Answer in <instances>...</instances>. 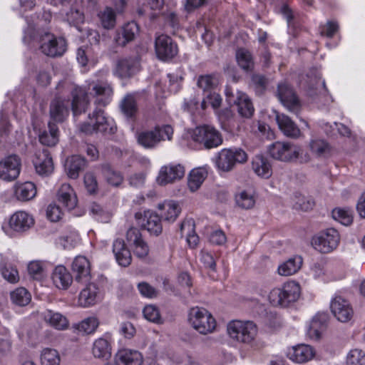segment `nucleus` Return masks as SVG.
Listing matches in <instances>:
<instances>
[{"instance_id":"f257e3e1","label":"nucleus","mask_w":365,"mask_h":365,"mask_svg":"<svg viewBox=\"0 0 365 365\" xmlns=\"http://www.w3.org/2000/svg\"><path fill=\"white\" fill-rule=\"evenodd\" d=\"M227 333L231 338L248 344L254 349H258L263 346L257 339V328L252 322L232 321L227 325Z\"/></svg>"},{"instance_id":"f03ea898","label":"nucleus","mask_w":365,"mask_h":365,"mask_svg":"<svg viewBox=\"0 0 365 365\" xmlns=\"http://www.w3.org/2000/svg\"><path fill=\"white\" fill-rule=\"evenodd\" d=\"M267 151L271 158L282 162L302 163L309 160L307 154L302 156L303 150L299 145L290 142L276 141L268 146Z\"/></svg>"},{"instance_id":"7ed1b4c3","label":"nucleus","mask_w":365,"mask_h":365,"mask_svg":"<svg viewBox=\"0 0 365 365\" xmlns=\"http://www.w3.org/2000/svg\"><path fill=\"white\" fill-rule=\"evenodd\" d=\"M300 295V287L295 282H289L282 287L273 289L269 294V299L274 305L288 307L290 304L295 302Z\"/></svg>"},{"instance_id":"20e7f679","label":"nucleus","mask_w":365,"mask_h":365,"mask_svg":"<svg viewBox=\"0 0 365 365\" xmlns=\"http://www.w3.org/2000/svg\"><path fill=\"white\" fill-rule=\"evenodd\" d=\"M173 129L170 125L155 126L153 130L138 134V143L145 148H154L159 143L173 138Z\"/></svg>"},{"instance_id":"39448f33","label":"nucleus","mask_w":365,"mask_h":365,"mask_svg":"<svg viewBox=\"0 0 365 365\" xmlns=\"http://www.w3.org/2000/svg\"><path fill=\"white\" fill-rule=\"evenodd\" d=\"M247 158V154L242 148H224L218 153L215 164L219 170L230 172L237 163H244Z\"/></svg>"},{"instance_id":"423d86ee","label":"nucleus","mask_w":365,"mask_h":365,"mask_svg":"<svg viewBox=\"0 0 365 365\" xmlns=\"http://www.w3.org/2000/svg\"><path fill=\"white\" fill-rule=\"evenodd\" d=\"M189 322L192 327L202 334L211 333L216 327L215 318L204 308L191 309L189 313Z\"/></svg>"},{"instance_id":"0eeeda50","label":"nucleus","mask_w":365,"mask_h":365,"mask_svg":"<svg viewBox=\"0 0 365 365\" xmlns=\"http://www.w3.org/2000/svg\"><path fill=\"white\" fill-rule=\"evenodd\" d=\"M88 94L94 98L96 106L106 107L112 100L113 88L107 81H93L88 84Z\"/></svg>"},{"instance_id":"6e6552de","label":"nucleus","mask_w":365,"mask_h":365,"mask_svg":"<svg viewBox=\"0 0 365 365\" xmlns=\"http://www.w3.org/2000/svg\"><path fill=\"white\" fill-rule=\"evenodd\" d=\"M192 138L195 142L202 145L207 149H211L220 145L222 138L220 133L214 127L203 125L195 128Z\"/></svg>"},{"instance_id":"1a4fd4ad","label":"nucleus","mask_w":365,"mask_h":365,"mask_svg":"<svg viewBox=\"0 0 365 365\" xmlns=\"http://www.w3.org/2000/svg\"><path fill=\"white\" fill-rule=\"evenodd\" d=\"M40 50L50 57L62 56L66 50V42L63 38H56L49 32H45L39 37Z\"/></svg>"},{"instance_id":"9d476101","label":"nucleus","mask_w":365,"mask_h":365,"mask_svg":"<svg viewBox=\"0 0 365 365\" xmlns=\"http://www.w3.org/2000/svg\"><path fill=\"white\" fill-rule=\"evenodd\" d=\"M340 242V236L336 230L329 228L321 232L312 239L314 247L322 253H329L335 250Z\"/></svg>"},{"instance_id":"9b49d317","label":"nucleus","mask_w":365,"mask_h":365,"mask_svg":"<svg viewBox=\"0 0 365 365\" xmlns=\"http://www.w3.org/2000/svg\"><path fill=\"white\" fill-rule=\"evenodd\" d=\"M155 51L158 59L168 61L177 56L178 46L170 36L158 34L155 38Z\"/></svg>"},{"instance_id":"f8f14e48","label":"nucleus","mask_w":365,"mask_h":365,"mask_svg":"<svg viewBox=\"0 0 365 365\" xmlns=\"http://www.w3.org/2000/svg\"><path fill=\"white\" fill-rule=\"evenodd\" d=\"M103 108L104 107L96 106L93 112L88 115L90 119H95V123L93 125L90 124L83 125L81 128L83 132L92 133L93 131H96L108 134L115 133V128L110 126L108 120L104 115Z\"/></svg>"},{"instance_id":"ddd939ff","label":"nucleus","mask_w":365,"mask_h":365,"mask_svg":"<svg viewBox=\"0 0 365 365\" xmlns=\"http://www.w3.org/2000/svg\"><path fill=\"white\" fill-rule=\"evenodd\" d=\"M277 97L281 103L290 112L297 115L301 109L300 101L292 87L287 83H281L277 86Z\"/></svg>"},{"instance_id":"4468645a","label":"nucleus","mask_w":365,"mask_h":365,"mask_svg":"<svg viewBox=\"0 0 365 365\" xmlns=\"http://www.w3.org/2000/svg\"><path fill=\"white\" fill-rule=\"evenodd\" d=\"M185 173V167L181 164L166 165L160 169L157 182L162 186L173 184L182 179Z\"/></svg>"},{"instance_id":"2eb2a0df","label":"nucleus","mask_w":365,"mask_h":365,"mask_svg":"<svg viewBox=\"0 0 365 365\" xmlns=\"http://www.w3.org/2000/svg\"><path fill=\"white\" fill-rule=\"evenodd\" d=\"M135 217L138 224L146 229L150 235L158 236L162 233L163 226L160 217L153 211L146 210L143 214L137 212Z\"/></svg>"},{"instance_id":"dca6fc26","label":"nucleus","mask_w":365,"mask_h":365,"mask_svg":"<svg viewBox=\"0 0 365 365\" xmlns=\"http://www.w3.org/2000/svg\"><path fill=\"white\" fill-rule=\"evenodd\" d=\"M330 309L335 318L341 322H349L354 317V309L350 302L341 296H335L331 299Z\"/></svg>"},{"instance_id":"f3484780","label":"nucleus","mask_w":365,"mask_h":365,"mask_svg":"<svg viewBox=\"0 0 365 365\" xmlns=\"http://www.w3.org/2000/svg\"><path fill=\"white\" fill-rule=\"evenodd\" d=\"M21 159L16 155H9L0 161V179L12 181L19 175Z\"/></svg>"},{"instance_id":"a211bd4d","label":"nucleus","mask_w":365,"mask_h":365,"mask_svg":"<svg viewBox=\"0 0 365 365\" xmlns=\"http://www.w3.org/2000/svg\"><path fill=\"white\" fill-rule=\"evenodd\" d=\"M33 163L36 173L42 177L50 175L54 169L53 159L47 149L37 150Z\"/></svg>"},{"instance_id":"6ab92c4d","label":"nucleus","mask_w":365,"mask_h":365,"mask_svg":"<svg viewBox=\"0 0 365 365\" xmlns=\"http://www.w3.org/2000/svg\"><path fill=\"white\" fill-rule=\"evenodd\" d=\"M118 109L127 120L135 121L139 111L137 93L125 94L118 103Z\"/></svg>"},{"instance_id":"aec40b11","label":"nucleus","mask_w":365,"mask_h":365,"mask_svg":"<svg viewBox=\"0 0 365 365\" xmlns=\"http://www.w3.org/2000/svg\"><path fill=\"white\" fill-rule=\"evenodd\" d=\"M126 240L133 246V253L138 258L143 259L148 255L149 247L138 228L130 227L126 232Z\"/></svg>"},{"instance_id":"412c9836","label":"nucleus","mask_w":365,"mask_h":365,"mask_svg":"<svg viewBox=\"0 0 365 365\" xmlns=\"http://www.w3.org/2000/svg\"><path fill=\"white\" fill-rule=\"evenodd\" d=\"M139 56L124 58L119 60L116 65V73L121 78H129L140 69Z\"/></svg>"},{"instance_id":"4be33fe9","label":"nucleus","mask_w":365,"mask_h":365,"mask_svg":"<svg viewBox=\"0 0 365 365\" xmlns=\"http://www.w3.org/2000/svg\"><path fill=\"white\" fill-rule=\"evenodd\" d=\"M34 225L32 215L25 211H17L13 214L9 220L10 227L17 232H24Z\"/></svg>"},{"instance_id":"5701e85b","label":"nucleus","mask_w":365,"mask_h":365,"mask_svg":"<svg viewBox=\"0 0 365 365\" xmlns=\"http://www.w3.org/2000/svg\"><path fill=\"white\" fill-rule=\"evenodd\" d=\"M72 271L76 282L86 284L91 279L90 262L83 256L76 257L72 263Z\"/></svg>"},{"instance_id":"b1692460","label":"nucleus","mask_w":365,"mask_h":365,"mask_svg":"<svg viewBox=\"0 0 365 365\" xmlns=\"http://www.w3.org/2000/svg\"><path fill=\"white\" fill-rule=\"evenodd\" d=\"M68 102L60 98H54L50 104L49 114L51 120L56 123H62L68 115Z\"/></svg>"},{"instance_id":"393cba45","label":"nucleus","mask_w":365,"mask_h":365,"mask_svg":"<svg viewBox=\"0 0 365 365\" xmlns=\"http://www.w3.org/2000/svg\"><path fill=\"white\" fill-rule=\"evenodd\" d=\"M276 121L279 128L287 137L298 138L301 135L299 128L289 116L277 113L276 114Z\"/></svg>"},{"instance_id":"a878e982","label":"nucleus","mask_w":365,"mask_h":365,"mask_svg":"<svg viewBox=\"0 0 365 365\" xmlns=\"http://www.w3.org/2000/svg\"><path fill=\"white\" fill-rule=\"evenodd\" d=\"M138 31V26L135 21L125 24L121 31H118L115 36L116 44L123 47L126 46L127 43L134 40Z\"/></svg>"},{"instance_id":"bb28decb","label":"nucleus","mask_w":365,"mask_h":365,"mask_svg":"<svg viewBox=\"0 0 365 365\" xmlns=\"http://www.w3.org/2000/svg\"><path fill=\"white\" fill-rule=\"evenodd\" d=\"M87 167L85 158L80 155H72L66 159L65 170L68 176L72 179H77L79 173Z\"/></svg>"},{"instance_id":"cd10ccee","label":"nucleus","mask_w":365,"mask_h":365,"mask_svg":"<svg viewBox=\"0 0 365 365\" xmlns=\"http://www.w3.org/2000/svg\"><path fill=\"white\" fill-rule=\"evenodd\" d=\"M58 201L67 210H71L77 205V197L73 189L68 183L63 184L57 193Z\"/></svg>"},{"instance_id":"c85d7f7f","label":"nucleus","mask_w":365,"mask_h":365,"mask_svg":"<svg viewBox=\"0 0 365 365\" xmlns=\"http://www.w3.org/2000/svg\"><path fill=\"white\" fill-rule=\"evenodd\" d=\"M115 360L117 365H141L143 356L136 350L122 349L115 354Z\"/></svg>"},{"instance_id":"c756f323","label":"nucleus","mask_w":365,"mask_h":365,"mask_svg":"<svg viewBox=\"0 0 365 365\" xmlns=\"http://www.w3.org/2000/svg\"><path fill=\"white\" fill-rule=\"evenodd\" d=\"M71 109L74 115L86 112L88 106V93L80 88H75L72 93Z\"/></svg>"},{"instance_id":"7c9ffc66","label":"nucleus","mask_w":365,"mask_h":365,"mask_svg":"<svg viewBox=\"0 0 365 365\" xmlns=\"http://www.w3.org/2000/svg\"><path fill=\"white\" fill-rule=\"evenodd\" d=\"M314 354L315 351L313 347L307 344H299L294 346L288 354L291 360L299 364L311 360Z\"/></svg>"},{"instance_id":"2f4dec72","label":"nucleus","mask_w":365,"mask_h":365,"mask_svg":"<svg viewBox=\"0 0 365 365\" xmlns=\"http://www.w3.org/2000/svg\"><path fill=\"white\" fill-rule=\"evenodd\" d=\"M53 284L58 289H67L73 282V277L64 266H57L52 274Z\"/></svg>"},{"instance_id":"473e14b6","label":"nucleus","mask_w":365,"mask_h":365,"mask_svg":"<svg viewBox=\"0 0 365 365\" xmlns=\"http://www.w3.org/2000/svg\"><path fill=\"white\" fill-rule=\"evenodd\" d=\"M252 168L255 173L262 178L268 179L272 174L269 160L262 155H257L252 159Z\"/></svg>"},{"instance_id":"72a5a7b5","label":"nucleus","mask_w":365,"mask_h":365,"mask_svg":"<svg viewBox=\"0 0 365 365\" xmlns=\"http://www.w3.org/2000/svg\"><path fill=\"white\" fill-rule=\"evenodd\" d=\"M39 142L46 146H55L59 141V130L57 125L49 121L48 123V130H45L38 135Z\"/></svg>"},{"instance_id":"f704fd0d","label":"nucleus","mask_w":365,"mask_h":365,"mask_svg":"<svg viewBox=\"0 0 365 365\" xmlns=\"http://www.w3.org/2000/svg\"><path fill=\"white\" fill-rule=\"evenodd\" d=\"M158 207L162 211L161 217L169 222L175 221L181 212L179 204L175 201L165 202L162 205H159Z\"/></svg>"},{"instance_id":"c9c22d12","label":"nucleus","mask_w":365,"mask_h":365,"mask_svg":"<svg viewBox=\"0 0 365 365\" xmlns=\"http://www.w3.org/2000/svg\"><path fill=\"white\" fill-rule=\"evenodd\" d=\"M234 103L236 104L237 111L242 117L250 118L254 114V106L251 100L246 94L240 93L237 99L234 101Z\"/></svg>"},{"instance_id":"e433bc0d","label":"nucleus","mask_w":365,"mask_h":365,"mask_svg":"<svg viewBox=\"0 0 365 365\" xmlns=\"http://www.w3.org/2000/svg\"><path fill=\"white\" fill-rule=\"evenodd\" d=\"M94 357L108 360L111 356V346L109 341L103 338L96 339L92 348Z\"/></svg>"},{"instance_id":"4c0bfd02","label":"nucleus","mask_w":365,"mask_h":365,"mask_svg":"<svg viewBox=\"0 0 365 365\" xmlns=\"http://www.w3.org/2000/svg\"><path fill=\"white\" fill-rule=\"evenodd\" d=\"M302 257L297 255L289 258L278 267V273L282 276H289L295 274L302 265Z\"/></svg>"},{"instance_id":"58836bf2","label":"nucleus","mask_w":365,"mask_h":365,"mask_svg":"<svg viewBox=\"0 0 365 365\" xmlns=\"http://www.w3.org/2000/svg\"><path fill=\"white\" fill-rule=\"evenodd\" d=\"M98 299V288L94 283L88 284L86 287L81 291L79 297L81 304L85 307L94 304Z\"/></svg>"},{"instance_id":"ea45409f","label":"nucleus","mask_w":365,"mask_h":365,"mask_svg":"<svg viewBox=\"0 0 365 365\" xmlns=\"http://www.w3.org/2000/svg\"><path fill=\"white\" fill-rule=\"evenodd\" d=\"M43 314L44 320L57 329H65L68 326L66 317L59 312L48 309Z\"/></svg>"},{"instance_id":"a19ab883","label":"nucleus","mask_w":365,"mask_h":365,"mask_svg":"<svg viewBox=\"0 0 365 365\" xmlns=\"http://www.w3.org/2000/svg\"><path fill=\"white\" fill-rule=\"evenodd\" d=\"M36 195V185L31 182H26L15 187V195L19 200L29 201Z\"/></svg>"},{"instance_id":"79ce46f5","label":"nucleus","mask_w":365,"mask_h":365,"mask_svg":"<svg viewBox=\"0 0 365 365\" xmlns=\"http://www.w3.org/2000/svg\"><path fill=\"white\" fill-rule=\"evenodd\" d=\"M219 84V79L215 74H207L200 76L197 78V85L201 88L205 94L215 91Z\"/></svg>"},{"instance_id":"37998d69","label":"nucleus","mask_w":365,"mask_h":365,"mask_svg":"<svg viewBox=\"0 0 365 365\" xmlns=\"http://www.w3.org/2000/svg\"><path fill=\"white\" fill-rule=\"evenodd\" d=\"M236 59L239 66L246 72L254 70L255 63L251 53L244 48H240L236 52Z\"/></svg>"},{"instance_id":"c03bdc74","label":"nucleus","mask_w":365,"mask_h":365,"mask_svg":"<svg viewBox=\"0 0 365 365\" xmlns=\"http://www.w3.org/2000/svg\"><path fill=\"white\" fill-rule=\"evenodd\" d=\"M101 24L103 29L110 30L115 27L116 24V14L114 9L106 6L98 14Z\"/></svg>"},{"instance_id":"a18cd8bd","label":"nucleus","mask_w":365,"mask_h":365,"mask_svg":"<svg viewBox=\"0 0 365 365\" xmlns=\"http://www.w3.org/2000/svg\"><path fill=\"white\" fill-rule=\"evenodd\" d=\"M207 175V171L202 168L193 169L188 178V187L191 191L197 190L202 184Z\"/></svg>"},{"instance_id":"49530a36","label":"nucleus","mask_w":365,"mask_h":365,"mask_svg":"<svg viewBox=\"0 0 365 365\" xmlns=\"http://www.w3.org/2000/svg\"><path fill=\"white\" fill-rule=\"evenodd\" d=\"M10 297L11 302L19 307L26 306L31 300V294L24 287L16 288L11 292Z\"/></svg>"},{"instance_id":"de8ad7c7","label":"nucleus","mask_w":365,"mask_h":365,"mask_svg":"<svg viewBox=\"0 0 365 365\" xmlns=\"http://www.w3.org/2000/svg\"><path fill=\"white\" fill-rule=\"evenodd\" d=\"M194 228L195 223L192 220L184 221L180 224V232L182 235L186 229L187 230V242L192 248H195L199 242V237L196 234Z\"/></svg>"},{"instance_id":"09e8293b","label":"nucleus","mask_w":365,"mask_h":365,"mask_svg":"<svg viewBox=\"0 0 365 365\" xmlns=\"http://www.w3.org/2000/svg\"><path fill=\"white\" fill-rule=\"evenodd\" d=\"M329 318L327 313H319L313 318L310 329L317 337H319L321 332L327 328Z\"/></svg>"},{"instance_id":"8fccbe9b","label":"nucleus","mask_w":365,"mask_h":365,"mask_svg":"<svg viewBox=\"0 0 365 365\" xmlns=\"http://www.w3.org/2000/svg\"><path fill=\"white\" fill-rule=\"evenodd\" d=\"M309 147L311 150L318 157H327L331 151L329 143L321 139L311 140Z\"/></svg>"},{"instance_id":"3c124183","label":"nucleus","mask_w":365,"mask_h":365,"mask_svg":"<svg viewBox=\"0 0 365 365\" xmlns=\"http://www.w3.org/2000/svg\"><path fill=\"white\" fill-rule=\"evenodd\" d=\"M333 218L341 224L348 226L353 222L352 211L349 209L337 207L332 210Z\"/></svg>"},{"instance_id":"603ef678","label":"nucleus","mask_w":365,"mask_h":365,"mask_svg":"<svg viewBox=\"0 0 365 365\" xmlns=\"http://www.w3.org/2000/svg\"><path fill=\"white\" fill-rule=\"evenodd\" d=\"M102 171L104 177L109 184L113 186H118L122 183L123 177L120 173L113 170L110 165H103Z\"/></svg>"},{"instance_id":"864d4df0","label":"nucleus","mask_w":365,"mask_h":365,"mask_svg":"<svg viewBox=\"0 0 365 365\" xmlns=\"http://www.w3.org/2000/svg\"><path fill=\"white\" fill-rule=\"evenodd\" d=\"M41 362L42 365H59L60 356L56 349H44L41 353Z\"/></svg>"},{"instance_id":"5fc2aeb1","label":"nucleus","mask_w":365,"mask_h":365,"mask_svg":"<svg viewBox=\"0 0 365 365\" xmlns=\"http://www.w3.org/2000/svg\"><path fill=\"white\" fill-rule=\"evenodd\" d=\"M269 83L268 79L263 75L254 74L251 78V86L258 96L262 95Z\"/></svg>"},{"instance_id":"6e6d98bb","label":"nucleus","mask_w":365,"mask_h":365,"mask_svg":"<svg viewBox=\"0 0 365 365\" xmlns=\"http://www.w3.org/2000/svg\"><path fill=\"white\" fill-rule=\"evenodd\" d=\"M236 203L243 209H251L255 204V198L254 195L247 191H242L235 197Z\"/></svg>"},{"instance_id":"4d7b16f0","label":"nucleus","mask_w":365,"mask_h":365,"mask_svg":"<svg viewBox=\"0 0 365 365\" xmlns=\"http://www.w3.org/2000/svg\"><path fill=\"white\" fill-rule=\"evenodd\" d=\"M314 206V201L312 198L296 194L294 196V208L302 211H309Z\"/></svg>"},{"instance_id":"13d9d810","label":"nucleus","mask_w":365,"mask_h":365,"mask_svg":"<svg viewBox=\"0 0 365 365\" xmlns=\"http://www.w3.org/2000/svg\"><path fill=\"white\" fill-rule=\"evenodd\" d=\"M99 322L97 318L91 317L83 320L78 325V329L79 331L83 332L86 334H93L98 327Z\"/></svg>"},{"instance_id":"bf43d9fd","label":"nucleus","mask_w":365,"mask_h":365,"mask_svg":"<svg viewBox=\"0 0 365 365\" xmlns=\"http://www.w3.org/2000/svg\"><path fill=\"white\" fill-rule=\"evenodd\" d=\"M2 277L10 283H16L19 280V272L16 267L11 264H5L1 266Z\"/></svg>"},{"instance_id":"052dcab7","label":"nucleus","mask_w":365,"mask_h":365,"mask_svg":"<svg viewBox=\"0 0 365 365\" xmlns=\"http://www.w3.org/2000/svg\"><path fill=\"white\" fill-rule=\"evenodd\" d=\"M346 365H365V352L358 349L351 350L346 357Z\"/></svg>"},{"instance_id":"680f3d73","label":"nucleus","mask_w":365,"mask_h":365,"mask_svg":"<svg viewBox=\"0 0 365 365\" xmlns=\"http://www.w3.org/2000/svg\"><path fill=\"white\" fill-rule=\"evenodd\" d=\"M89 210L97 220L104 222L108 221L110 218L109 213L106 212L100 205L93 202L91 204Z\"/></svg>"},{"instance_id":"e2e57ef3","label":"nucleus","mask_w":365,"mask_h":365,"mask_svg":"<svg viewBox=\"0 0 365 365\" xmlns=\"http://www.w3.org/2000/svg\"><path fill=\"white\" fill-rule=\"evenodd\" d=\"M84 185L90 195H94L98 191V182L96 176L91 172H87L84 175Z\"/></svg>"},{"instance_id":"0e129e2a","label":"nucleus","mask_w":365,"mask_h":365,"mask_svg":"<svg viewBox=\"0 0 365 365\" xmlns=\"http://www.w3.org/2000/svg\"><path fill=\"white\" fill-rule=\"evenodd\" d=\"M143 315L146 319L155 323H159L160 316L158 308L154 305H147L143 311Z\"/></svg>"},{"instance_id":"69168bd1","label":"nucleus","mask_w":365,"mask_h":365,"mask_svg":"<svg viewBox=\"0 0 365 365\" xmlns=\"http://www.w3.org/2000/svg\"><path fill=\"white\" fill-rule=\"evenodd\" d=\"M327 91L324 81L321 82L319 79L316 81L314 84L309 85L307 88L308 95L313 98H315L322 93H325Z\"/></svg>"},{"instance_id":"338daca9","label":"nucleus","mask_w":365,"mask_h":365,"mask_svg":"<svg viewBox=\"0 0 365 365\" xmlns=\"http://www.w3.org/2000/svg\"><path fill=\"white\" fill-rule=\"evenodd\" d=\"M67 21L70 24L78 25L83 23L84 21V16L79 10L71 8L70 11L66 14Z\"/></svg>"},{"instance_id":"774afa93","label":"nucleus","mask_w":365,"mask_h":365,"mask_svg":"<svg viewBox=\"0 0 365 365\" xmlns=\"http://www.w3.org/2000/svg\"><path fill=\"white\" fill-rule=\"evenodd\" d=\"M140 293L148 298L155 297L158 294L156 289L147 282H140L138 284Z\"/></svg>"}]
</instances>
